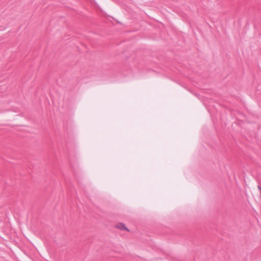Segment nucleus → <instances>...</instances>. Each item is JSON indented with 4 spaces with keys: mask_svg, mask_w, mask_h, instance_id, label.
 <instances>
[{
    "mask_svg": "<svg viewBox=\"0 0 261 261\" xmlns=\"http://www.w3.org/2000/svg\"><path fill=\"white\" fill-rule=\"evenodd\" d=\"M116 228H118L120 230H124L127 231H129V230L126 227V226L122 223H118L116 226Z\"/></svg>",
    "mask_w": 261,
    "mask_h": 261,
    "instance_id": "1",
    "label": "nucleus"
}]
</instances>
